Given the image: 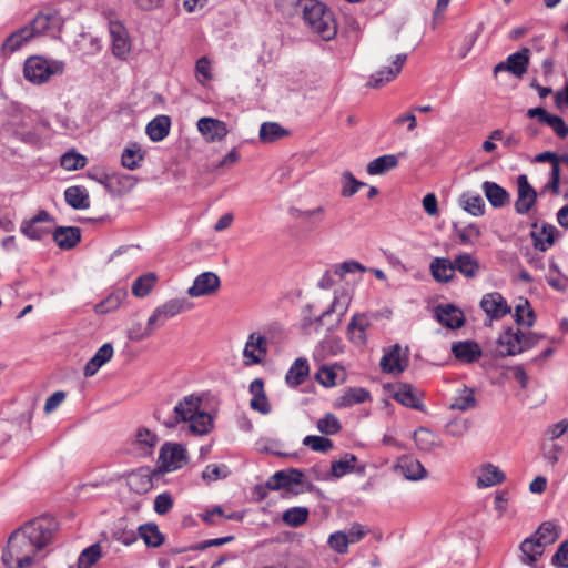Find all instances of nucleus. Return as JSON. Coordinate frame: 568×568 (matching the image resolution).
Listing matches in <instances>:
<instances>
[{
    "instance_id": "nucleus-9",
    "label": "nucleus",
    "mask_w": 568,
    "mask_h": 568,
    "mask_svg": "<svg viewBox=\"0 0 568 568\" xmlns=\"http://www.w3.org/2000/svg\"><path fill=\"white\" fill-rule=\"evenodd\" d=\"M407 349H403L398 344L392 346L381 358L379 366L384 373L399 375L408 366Z\"/></svg>"
},
{
    "instance_id": "nucleus-15",
    "label": "nucleus",
    "mask_w": 568,
    "mask_h": 568,
    "mask_svg": "<svg viewBox=\"0 0 568 568\" xmlns=\"http://www.w3.org/2000/svg\"><path fill=\"white\" fill-rule=\"evenodd\" d=\"M520 329L507 327L497 339V352L500 357L514 356L523 353Z\"/></svg>"
},
{
    "instance_id": "nucleus-26",
    "label": "nucleus",
    "mask_w": 568,
    "mask_h": 568,
    "mask_svg": "<svg viewBox=\"0 0 568 568\" xmlns=\"http://www.w3.org/2000/svg\"><path fill=\"white\" fill-rule=\"evenodd\" d=\"M31 40H33L32 33L30 32L27 26H23L6 38V40L2 43L1 51L4 55H9L20 50L24 44L29 43Z\"/></svg>"
},
{
    "instance_id": "nucleus-42",
    "label": "nucleus",
    "mask_w": 568,
    "mask_h": 568,
    "mask_svg": "<svg viewBox=\"0 0 568 568\" xmlns=\"http://www.w3.org/2000/svg\"><path fill=\"white\" fill-rule=\"evenodd\" d=\"M459 205L473 216H481L485 213V202L477 193L465 192L460 195Z\"/></svg>"
},
{
    "instance_id": "nucleus-48",
    "label": "nucleus",
    "mask_w": 568,
    "mask_h": 568,
    "mask_svg": "<svg viewBox=\"0 0 568 568\" xmlns=\"http://www.w3.org/2000/svg\"><path fill=\"white\" fill-rule=\"evenodd\" d=\"M477 402L474 395V390L464 387L458 395L454 398L453 403L449 405L450 409H457V410H468L476 406Z\"/></svg>"
},
{
    "instance_id": "nucleus-16",
    "label": "nucleus",
    "mask_w": 568,
    "mask_h": 568,
    "mask_svg": "<svg viewBox=\"0 0 568 568\" xmlns=\"http://www.w3.org/2000/svg\"><path fill=\"white\" fill-rule=\"evenodd\" d=\"M480 307L490 320H498L510 312L506 300L498 292L485 294Z\"/></svg>"
},
{
    "instance_id": "nucleus-13",
    "label": "nucleus",
    "mask_w": 568,
    "mask_h": 568,
    "mask_svg": "<svg viewBox=\"0 0 568 568\" xmlns=\"http://www.w3.org/2000/svg\"><path fill=\"white\" fill-rule=\"evenodd\" d=\"M529 64V49L523 48L520 51L510 54L505 62H499L494 68V73L508 71L516 77H523L527 72Z\"/></svg>"
},
{
    "instance_id": "nucleus-3",
    "label": "nucleus",
    "mask_w": 568,
    "mask_h": 568,
    "mask_svg": "<svg viewBox=\"0 0 568 568\" xmlns=\"http://www.w3.org/2000/svg\"><path fill=\"white\" fill-rule=\"evenodd\" d=\"M303 19L313 32L323 40H331L336 36L337 26L333 12L317 0H301Z\"/></svg>"
},
{
    "instance_id": "nucleus-29",
    "label": "nucleus",
    "mask_w": 568,
    "mask_h": 568,
    "mask_svg": "<svg viewBox=\"0 0 568 568\" xmlns=\"http://www.w3.org/2000/svg\"><path fill=\"white\" fill-rule=\"evenodd\" d=\"M481 190L494 207H503L509 203V193L499 184L490 181H485L481 185Z\"/></svg>"
},
{
    "instance_id": "nucleus-24",
    "label": "nucleus",
    "mask_w": 568,
    "mask_h": 568,
    "mask_svg": "<svg viewBox=\"0 0 568 568\" xmlns=\"http://www.w3.org/2000/svg\"><path fill=\"white\" fill-rule=\"evenodd\" d=\"M393 398L399 404L422 410L423 404L418 392L409 384H398L394 387Z\"/></svg>"
},
{
    "instance_id": "nucleus-54",
    "label": "nucleus",
    "mask_w": 568,
    "mask_h": 568,
    "mask_svg": "<svg viewBox=\"0 0 568 568\" xmlns=\"http://www.w3.org/2000/svg\"><path fill=\"white\" fill-rule=\"evenodd\" d=\"M60 164L68 171H74L85 166L87 158L75 151H69L61 156Z\"/></svg>"
},
{
    "instance_id": "nucleus-10",
    "label": "nucleus",
    "mask_w": 568,
    "mask_h": 568,
    "mask_svg": "<svg viewBox=\"0 0 568 568\" xmlns=\"http://www.w3.org/2000/svg\"><path fill=\"white\" fill-rule=\"evenodd\" d=\"M537 192L530 185L527 175L521 174L517 178V200L515 201V211L518 214H527L536 204Z\"/></svg>"
},
{
    "instance_id": "nucleus-14",
    "label": "nucleus",
    "mask_w": 568,
    "mask_h": 568,
    "mask_svg": "<svg viewBox=\"0 0 568 568\" xmlns=\"http://www.w3.org/2000/svg\"><path fill=\"white\" fill-rule=\"evenodd\" d=\"M196 126L204 139L211 143L222 141L229 133L226 123L214 118H201Z\"/></svg>"
},
{
    "instance_id": "nucleus-34",
    "label": "nucleus",
    "mask_w": 568,
    "mask_h": 568,
    "mask_svg": "<svg viewBox=\"0 0 568 568\" xmlns=\"http://www.w3.org/2000/svg\"><path fill=\"white\" fill-rule=\"evenodd\" d=\"M171 128V119L168 115H158L151 120L146 125V134L153 142H160L164 140Z\"/></svg>"
},
{
    "instance_id": "nucleus-5",
    "label": "nucleus",
    "mask_w": 568,
    "mask_h": 568,
    "mask_svg": "<svg viewBox=\"0 0 568 568\" xmlns=\"http://www.w3.org/2000/svg\"><path fill=\"white\" fill-rule=\"evenodd\" d=\"M64 62L60 60L47 59L40 55L30 57L24 62V78L34 84H41L53 75L62 74Z\"/></svg>"
},
{
    "instance_id": "nucleus-50",
    "label": "nucleus",
    "mask_w": 568,
    "mask_h": 568,
    "mask_svg": "<svg viewBox=\"0 0 568 568\" xmlns=\"http://www.w3.org/2000/svg\"><path fill=\"white\" fill-rule=\"evenodd\" d=\"M101 555L100 545H91L80 554L77 562L78 568H91L101 558Z\"/></svg>"
},
{
    "instance_id": "nucleus-37",
    "label": "nucleus",
    "mask_w": 568,
    "mask_h": 568,
    "mask_svg": "<svg viewBox=\"0 0 568 568\" xmlns=\"http://www.w3.org/2000/svg\"><path fill=\"white\" fill-rule=\"evenodd\" d=\"M371 398L369 392L362 387H351L344 390L336 400L337 407H351L356 404L365 403Z\"/></svg>"
},
{
    "instance_id": "nucleus-30",
    "label": "nucleus",
    "mask_w": 568,
    "mask_h": 568,
    "mask_svg": "<svg viewBox=\"0 0 568 568\" xmlns=\"http://www.w3.org/2000/svg\"><path fill=\"white\" fill-rule=\"evenodd\" d=\"M454 268L466 278H475L481 270L479 262L468 253L455 256Z\"/></svg>"
},
{
    "instance_id": "nucleus-43",
    "label": "nucleus",
    "mask_w": 568,
    "mask_h": 568,
    "mask_svg": "<svg viewBox=\"0 0 568 568\" xmlns=\"http://www.w3.org/2000/svg\"><path fill=\"white\" fill-rule=\"evenodd\" d=\"M357 457L353 454H345L341 459L335 460L331 465V477L341 478L346 474L354 471Z\"/></svg>"
},
{
    "instance_id": "nucleus-47",
    "label": "nucleus",
    "mask_w": 568,
    "mask_h": 568,
    "mask_svg": "<svg viewBox=\"0 0 568 568\" xmlns=\"http://www.w3.org/2000/svg\"><path fill=\"white\" fill-rule=\"evenodd\" d=\"M128 296L125 290H118L111 293L105 300L95 305L98 314H104L116 310Z\"/></svg>"
},
{
    "instance_id": "nucleus-38",
    "label": "nucleus",
    "mask_w": 568,
    "mask_h": 568,
    "mask_svg": "<svg viewBox=\"0 0 568 568\" xmlns=\"http://www.w3.org/2000/svg\"><path fill=\"white\" fill-rule=\"evenodd\" d=\"M414 440L417 448L423 452H432L442 446L439 437L425 427H419L414 432Z\"/></svg>"
},
{
    "instance_id": "nucleus-39",
    "label": "nucleus",
    "mask_w": 568,
    "mask_h": 568,
    "mask_svg": "<svg viewBox=\"0 0 568 568\" xmlns=\"http://www.w3.org/2000/svg\"><path fill=\"white\" fill-rule=\"evenodd\" d=\"M398 165V155L385 154L378 156L367 164V173L371 175H382L395 169Z\"/></svg>"
},
{
    "instance_id": "nucleus-8",
    "label": "nucleus",
    "mask_w": 568,
    "mask_h": 568,
    "mask_svg": "<svg viewBox=\"0 0 568 568\" xmlns=\"http://www.w3.org/2000/svg\"><path fill=\"white\" fill-rule=\"evenodd\" d=\"M187 454L183 445L178 443H165L160 450L159 462L164 471L181 469L187 464Z\"/></svg>"
},
{
    "instance_id": "nucleus-51",
    "label": "nucleus",
    "mask_w": 568,
    "mask_h": 568,
    "mask_svg": "<svg viewBox=\"0 0 568 568\" xmlns=\"http://www.w3.org/2000/svg\"><path fill=\"white\" fill-rule=\"evenodd\" d=\"M308 518V510L304 507H293L284 511L283 521L291 527H298Z\"/></svg>"
},
{
    "instance_id": "nucleus-36",
    "label": "nucleus",
    "mask_w": 568,
    "mask_h": 568,
    "mask_svg": "<svg viewBox=\"0 0 568 568\" xmlns=\"http://www.w3.org/2000/svg\"><path fill=\"white\" fill-rule=\"evenodd\" d=\"M532 537L546 549L560 537V527L554 521H544Z\"/></svg>"
},
{
    "instance_id": "nucleus-53",
    "label": "nucleus",
    "mask_w": 568,
    "mask_h": 568,
    "mask_svg": "<svg viewBox=\"0 0 568 568\" xmlns=\"http://www.w3.org/2000/svg\"><path fill=\"white\" fill-rule=\"evenodd\" d=\"M156 443L158 436L149 428L141 427L136 430L135 444L140 447V449L144 450L145 453H150Z\"/></svg>"
},
{
    "instance_id": "nucleus-59",
    "label": "nucleus",
    "mask_w": 568,
    "mask_h": 568,
    "mask_svg": "<svg viewBox=\"0 0 568 568\" xmlns=\"http://www.w3.org/2000/svg\"><path fill=\"white\" fill-rule=\"evenodd\" d=\"M291 215L300 221L310 222V221H320L322 216L325 214V209L323 206H317L312 210H300V209H291Z\"/></svg>"
},
{
    "instance_id": "nucleus-22",
    "label": "nucleus",
    "mask_w": 568,
    "mask_h": 568,
    "mask_svg": "<svg viewBox=\"0 0 568 568\" xmlns=\"http://www.w3.org/2000/svg\"><path fill=\"white\" fill-rule=\"evenodd\" d=\"M403 477L408 480H420L427 476V470L422 463L410 456H402L395 467Z\"/></svg>"
},
{
    "instance_id": "nucleus-55",
    "label": "nucleus",
    "mask_w": 568,
    "mask_h": 568,
    "mask_svg": "<svg viewBox=\"0 0 568 568\" xmlns=\"http://www.w3.org/2000/svg\"><path fill=\"white\" fill-rule=\"evenodd\" d=\"M142 160L143 155L136 144L131 148H126L121 156L122 165L129 170H135Z\"/></svg>"
},
{
    "instance_id": "nucleus-19",
    "label": "nucleus",
    "mask_w": 568,
    "mask_h": 568,
    "mask_svg": "<svg viewBox=\"0 0 568 568\" xmlns=\"http://www.w3.org/2000/svg\"><path fill=\"white\" fill-rule=\"evenodd\" d=\"M371 320L366 313H356L347 325V336L356 345H364L367 341L366 331Z\"/></svg>"
},
{
    "instance_id": "nucleus-20",
    "label": "nucleus",
    "mask_w": 568,
    "mask_h": 568,
    "mask_svg": "<svg viewBox=\"0 0 568 568\" xmlns=\"http://www.w3.org/2000/svg\"><path fill=\"white\" fill-rule=\"evenodd\" d=\"M406 59V54H397L393 61V67L384 68L371 75L368 85L372 88H381L385 83L394 80L399 74Z\"/></svg>"
},
{
    "instance_id": "nucleus-21",
    "label": "nucleus",
    "mask_w": 568,
    "mask_h": 568,
    "mask_svg": "<svg viewBox=\"0 0 568 568\" xmlns=\"http://www.w3.org/2000/svg\"><path fill=\"white\" fill-rule=\"evenodd\" d=\"M520 561L531 568H542L537 561L542 557L545 548L532 536L524 539L519 545Z\"/></svg>"
},
{
    "instance_id": "nucleus-18",
    "label": "nucleus",
    "mask_w": 568,
    "mask_h": 568,
    "mask_svg": "<svg viewBox=\"0 0 568 568\" xmlns=\"http://www.w3.org/2000/svg\"><path fill=\"white\" fill-rule=\"evenodd\" d=\"M170 318H173V316L165 308V306L161 304L153 311L152 315L149 317L145 329L142 333L136 334H134V332L131 331L130 338L135 341H142L144 338H148L153 334V332L156 328L162 327Z\"/></svg>"
},
{
    "instance_id": "nucleus-28",
    "label": "nucleus",
    "mask_w": 568,
    "mask_h": 568,
    "mask_svg": "<svg viewBox=\"0 0 568 568\" xmlns=\"http://www.w3.org/2000/svg\"><path fill=\"white\" fill-rule=\"evenodd\" d=\"M53 240L60 248L70 250L81 240V231L75 226H59L53 232Z\"/></svg>"
},
{
    "instance_id": "nucleus-46",
    "label": "nucleus",
    "mask_w": 568,
    "mask_h": 568,
    "mask_svg": "<svg viewBox=\"0 0 568 568\" xmlns=\"http://www.w3.org/2000/svg\"><path fill=\"white\" fill-rule=\"evenodd\" d=\"M200 517L202 520L210 526L219 525L223 520H240L242 516L236 513L224 514V510L220 506H215L212 509H207L205 513L201 514Z\"/></svg>"
},
{
    "instance_id": "nucleus-35",
    "label": "nucleus",
    "mask_w": 568,
    "mask_h": 568,
    "mask_svg": "<svg viewBox=\"0 0 568 568\" xmlns=\"http://www.w3.org/2000/svg\"><path fill=\"white\" fill-rule=\"evenodd\" d=\"M505 480V474L493 464H485L480 467L477 476V486L479 488L491 487Z\"/></svg>"
},
{
    "instance_id": "nucleus-17",
    "label": "nucleus",
    "mask_w": 568,
    "mask_h": 568,
    "mask_svg": "<svg viewBox=\"0 0 568 568\" xmlns=\"http://www.w3.org/2000/svg\"><path fill=\"white\" fill-rule=\"evenodd\" d=\"M303 477V471L296 468L278 470L268 478L266 481V487L271 490L290 488L292 485L301 484Z\"/></svg>"
},
{
    "instance_id": "nucleus-12",
    "label": "nucleus",
    "mask_w": 568,
    "mask_h": 568,
    "mask_svg": "<svg viewBox=\"0 0 568 568\" xmlns=\"http://www.w3.org/2000/svg\"><path fill=\"white\" fill-rule=\"evenodd\" d=\"M109 32L112 42V53L118 59L124 60L131 50L129 34L120 21L109 22Z\"/></svg>"
},
{
    "instance_id": "nucleus-61",
    "label": "nucleus",
    "mask_w": 568,
    "mask_h": 568,
    "mask_svg": "<svg viewBox=\"0 0 568 568\" xmlns=\"http://www.w3.org/2000/svg\"><path fill=\"white\" fill-rule=\"evenodd\" d=\"M21 232L30 240H41L49 233V230L28 220L21 224Z\"/></svg>"
},
{
    "instance_id": "nucleus-2",
    "label": "nucleus",
    "mask_w": 568,
    "mask_h": 568,
    "mask_svg": "<svg viewBox=\"0 0 568 568\" xmlns=\"http://www.w3.org/2000/svg\"><path fill=\"white\" fill-rule=\"evenodd\" d=\"M202 399L196 395L183 397L173 407L163 402L154 409V418L166 428H175L181 423H189V429L194 435L203 436L213 427L212 417L201 410Z\"/></svg>"
},
{
    "instance_id": "nucleus-11",
    "label": "nucleus",
    "mask_w": 568,
    "mask_h": 568,
    "mask_svg": "<svg viewBox=\"0 0 568 568\" xmlns=\"http://www.w3.org/2000/svg\"><path fill=\"white\" fill-rule=\"evenodd\" d=\"M220 286V277L214 272H203L194 278L192 286L187 288V295L193 298L209 296L216 293Z\"/></svg>"
},
{
    "instance_id": "nucleus-23",
    "label": "nucleus",
    "mask_w": 568,
    "mask_h": 568,
    "mask_svg": "<svg viewBox=\"0 0 568 568\" xmlns=\"http://www.w3.org/2000/svg\"><path fill=\"white\" fill-rule=\"evenodd\" d=\"M435 313L437 321L452 329L462 327L465 322L463 312L452 304L438 305Z\"/></svg>"
},
{
    "instance_id": "nucleus-4",
    "label": "nucleus",
    "mask_w": 568,
    "mask_h": 568,
    "mask_svg": "<svg viewBox=\"0 0 568 568\" xmlns=\"http://www.w3.org/2000/svg\"><path fill=\"white\" fill-rule=\"evenodd\" d=\"M352 300H353V291L352 290H349V288L336 290L334 292V298H333L329 307L326 311H324L314 321L308 315H305L303 317V323H302L303 328L306 329L310 326H312L313 324H316V329H318L320 326L325 324V321L327 318H329L331 316L334 315L335 320L328 323L327 329L328 331L336 329L341 325L345 314L347 313L348 307L352 303Z\"/></svg>"
},
{
    "instance_id": "nucleus-62",
    "label": "nucleus",
    "mask_w": 568,
    "mask_h": 568,
    "mask_svg": "<svg viewBox=\"0 0 568 568\" xmlns=\"http://www.w3.org/2000/svg\"><path fill=\"white\" fill-rule=\"evenodd\" d=\"M227 467L225 465L211 464L205 467L202 473V478L205 481H213L227 476Z\"/></svg>"
},
{
    "instance_id": "nucleus-52",
    "label": "nucleus",
    "mask_w": 568,
    "mask_h": 568,
    "mask_svg": "<svg viewBox=\"0 0 568 568\" xmlns=\"http://www.w3.org/2000/svg\"><path fill=\"white\" fill-rule=\"evenodd\" d=\"M365 186L364 182L358 181L352 172L345 171L342 174V190L343 197L353 196L361 187Z\"/></svg>"
},
{
    "instance_id": "nucleus-33",
    "label": "nucleus",
    "mask_w": 568,
    "mask_h": 568,
    "mask_svg": "<svg viewBox=\"0 0 568 568\" xmlns=\"http://www.w3.org/2000/svg\"><path fill=\"white\" fill-rule=\"evenodd\" d=\"M126 483L130 490L140 495L148 493L153 486L150 470L143 468L129 474Z\"/></svg>"
},
{
    "instance_id": "nucleus-1",
    "label": "nucleus",
    "mask_w": 568,
    "mask_h": 568,
    "mask_svg": "<svg viewBox=\"0 0 568 568\" xmlns=\"http://www.w3.org/2000/svg\"><path fill=\"white\" fill-rule=\"evenodd\" d=\"M55 530L57 521L49 516L27 521L10 534L2 551V564L7 568H31Z\"/></svg>"
},
{
    "instance_id": "nucleus-57",
    "label": "nucleus",
    "mask_w": 568,
    "mask_h": 568,
    "mask_svg": "<svg viewBox=\"0 0 568 568\" xmlns=\"http://www.w3.org/2000/svg\"><path fill=\"white\" fill-rule=\"evenodd\" d=\"M454 230L463 244H473L474 240L481 236L479 226L474 223L460 229L455 224Z\"/></svg>"
},
{
    "instance_id": "nucleus-41",
    "label": "nucleus",
    "mask_w": 568,
    "mask_h": 568,
    "mask_svg": "<svg viewBox=\"0 0 568 568\" xmlns=\"http://www.w3.org/2000/svg\"><path fill=\"white\" fill-rule=\"evenodd\" d=\"M310 373V366L306 358H297L290 367L285 381L292 386L296 387L301 385Z\"/></svg>"
},
{
    "instance_id": "nucleus-49",
    "label": "nucleus",
    "mask_w": 568,
    "mask_h": 568,
    "mask_svg": "<svg viewBox=\"0 0 568 568\" xmlns=\"http://www.w3.org/2000/svg\"><path fill=\"white\" fill-rule=\"evenodd\" d=\"M515 321L518 325L530 327L535 322V313L527 300H521L515 307Z\"/></svg>"
},
{
    "instance_id": "nucleus-7",
    "label": "nucleus",
    "mask_w": 568,
    "mask_h": 568,
    "mask_svg": "<svg viewBox=\"0 0 568 568\" xmlns=\"http://www.w3.org/2000/svg\"><path fill=\"white\" fill-rule=\"evenodd\" d=\"M268 352V341L260 332H253L248 335L243 349L245 366L261 364L265 361Z\"/></svg>"
},
{
    "instance_id": "nucleus-56",
    "label": "nucleus",
    "mask_w": 568,
    "mask_h": 568,
    "mask_svg": "<svg viewBox=\"0 0 568 568\" xmlns=\"http://www.w3.org/2000/svg\"><path fill=\"white\" fill-rule=\"evenodd\" d=\"M317 429L325 435L337 434L342 426L337 417L331 413L326 414L323 418L318 419Z\"/></svg>"
},
{
    "instance_id": "nucleus-63",
    "label": "nucleus",
    "mask_w": 568,
    "mask_h": 568,
    "mask_svg": "<svg viewBox=\"0 0 568 568\" xmlns=\"http://www.w3.org/2000/svg\"><path fill=\"white\" fill-rule=\"evenodd\" d=\"M328 545L334 551L345 554L347 552L349 542L344 531H336L329 536Z\"/></svg>"
},
{
    "instance_id": "nucleus-32",
    "label": "nucleus",
    "mask_w": 568,
    "mask_h": 568,
    "mask_svg": "<svg viewBox=\"0 0 568 568\" xmlns=\"http://www.w3.org/2000/svg\"><path fill=\"white\" fill-rule=\"evenodd\" d=\"M113 356V347L110 343L103 344L93 355V357L87 363L84 367V375L91 377L106 364Z\"/></svg>"
},
{
    "instance_id": "nucleus-31",
    "label": "nucleus",
    "mask_w": 568,
    "mask_h": 568,
    "mask_svg": "<svg viewBox=\"0 0 568 568\" xmlns=\"http://www.w3.org/2000/svg\"><path fill=\"white\" fill-rule=\"evenodd\" d=\"M64 200L74 210H87L90 207V195L84 186L73 185L67 187Z\"/></svg>"
},
{
    "instance_id": "nucleus-58",
    "label": "nucleus",
    "mask_w": 568,
    "mask_h": 568,
    "mask_svg": "<svg viewBox=\"0 0 568 568\" xmlns=\"http://www.w3.org/2000/svg\"><path fill=\"white\" fill-rule=\"evenodd\" d=\"M303 445L314 452L326 453L333 447V442L326 437L308 435L304 437Z\"/></svg>"
},
{
    "instance_id": "nucleus-6",
    "label": "nucleus",
    "mask_w": 568,
    "mask_h": 568,
    "mask_svg": "<svg viewBox=\"0 0 568 568\" xmlns=\"http://www.w3.org/2000/svg\"><path fill=\"white\" fill-rule=\"evenodd\" d=\"M26 26L32 33L33 39L41 36L57 38L61 31L62 20L57 13L39 12L33 20Z\"/></svg>"
},
{
    "instance_id": "nucleus-60",
    "label": "nucleus",
    "mask_w": 568,
    "mask_h": 568,
    "mask_svg": "<svg viewBox=\"0 0 568 568\" xmlns=\"http://www.w3.org/2000/svg\"><path fill=\"white\" fill-rule=\"evenodd\" d=\"M165 308L171 313L173 317L178 316L181 313L190 311L193 307V304L189 302L186 298H171L163 303Z\"/></svg>"
},
{
    "instance_id": "nucleus-44",
    "label": "nucleus",
    "mask_w": 568,
    "mask_h": 568,
    "mask_svg": "<svg viewBox=\"0 0 568 568\" xmlns=\"http://www.w3.org/2000/svg\"><path fill=\"white\" fill-rule=\"evenodd\" d=\"M139 536L146 546L159 547L163 544L164 537L160 532L159 527L153 523H148L139 527Z\"/></svg>"
},
{
    "instance_id": "nucleus-40",
    "label": "nucleus",
    "mask_w": 568,
    "mask_h": 568,
    "mask_svg": "<svg viewBox=\"0 0 568 568\" xmlns=\"http://www.w3.org/2000/svg\"><path fill=\"white\" fill-rule=\"evenodd\" d=\"M290 135V132L276 122L262 123L258 132L261 142L270 144Z\"/></svg>"
},
{
    "instance_id": "nucleus-25",
    "label": "nucleus",
    "mask_w": 568,
    "mask_h": 568,
    "mask_svg": "<svg viewBox=\"0 0 568 568\" xmlns=\"http://www.w3.org/2000/svg\"><path fill=\"white\" fill-rule=\"evenodd\" d=\"M452 353L459 362L469 364L481 356V348L474 341H463L452 345Z\"/></svg>"
},
{
    "instance_id": "nucleus-27",
    "label": "nucleus",
    "mask_w": 568,
    "mask_h": 568,
    "mask_svg": "<svg viewBox=\"0 0 568 568\" xmlns=\"http://www.w3.org/2000/svg\"><path fill=\"white\" fill-rule=\"evenodd\" d=\"M429 271L438 283H448L455 277L454 261L447 257H435L429 264Z\"/></svg>"
},
{
    "instance_id": "nucleus-45",
    "label": "nucleus",
    "mask_w": 568,
    "mask_h": 568,
    "mask_svg": "<svg viewBox=\"0 0 568 568\" xmlns=\"http://www.w3.org/2000/svg\"><path fill=\"white\" fill-rule=\"evenodd\" d=\"M156 281L158 276L155 273L152 272L139 276L132 285L133 295H135L136 297L146 296L153 290Z\"/></svg>"
},
{
    "instance_id": "nucleus-64",
    "label": "nucleus",
    "mask_w": 568,
    "mask_h": 568,
    "mask_svg": "<svg viewBox=\"0 0 568 568\" xmlns=\"http://www.w3.org/2000/svg\"><path fill=\"white\" fill-rule=\"evenodd\" d=\"M551 564L558 568H568V540L559 545L551 558Z\"/></svg>"
}]
</instances>
